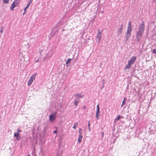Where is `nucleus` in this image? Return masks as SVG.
Segmentation results:
<instances>
[{
	"mask_svg": "<svg viewBox=\"0 0 156 156\" xmlns=\"http://www.w3.org/2000/svg\"><path fill=\"white\" fill-rule=\"evenodd\" d=\"M138 30H139L136 32V37L137 41H139L141 39L144 30V21L142 22L140 24Z\"/></svg>",
	"mask_w": 156,
	"mask_h": 156,
	"instance_id": "1",
	"label": "nucleus"
},
{
	"mask_svg": "<svg viewBox=\"0 0 156 156\" xmlns=\"http://www.w3.org/2000/svg\"><path fill=\"white\" fill-rule=\"evenodd\" d=\"M132 30V24L131 21H129L128 23V26L127 27V31L126 33V41H128L130 37L131 32Z\"/></svg>",
	"mask_w": 156,
	"mask_h": 156,
	"instance_id": "2",
	"label": "nucleus"
},
{
	"mask_svg": "<svg viewBox=\"0 0 156 156\" xmlns=\"http://www.w3.org/2000/svg\"><path fill=\"white\" fill-rule=\"evenodd\" d=\"M20 1L18 0H16L12 4L11 6L10 7V9L12 10H13L14 8L17 6L19 4Z\"/></svg>",
	"mask_w": 156,
	"mask_h": 156,
	"instance_id": "3",
	"label": "nucleus"
},
{
	"mask_svg": "<svg viewBox=\"0 0 156 156\" xmlns=\"http://www.w3.org/2000/svg\"><path fill=\"white\" fill-rule=\"evenodd\" d=\"M101 32L98 30L97 32V35L96 36V41L98 43L100 42L101 38Z\"/></svg>",
	"mask_w": 156,
	"mask_h": 156,
	"instance_id": "4",
	"label": "nucleus"
},
{
	"mask_svg": "<svg viewBox=\"0 0 156 156\" xmlns=\"http://www.w3.org/2000/svg\"><path fill=\"white\" fill-rule=\"evenodd\" d=\"M36 74V73L34 74L30 77L28 82V86H30L31 84L33 81L35 79V76Z\"/></svg>",
	"mask_w": 156,
	"mask_h": 156,
	"instance_id": "5",
	"label": "nucleus"
},
{
	"mask_svg": "<svg viewBox=\"0 0 156 156\" xmlns=\"http://www.w3.org/2000/svg\"><path fill=\"white\" fill-rule=\"evenodd\" d=\"M56 112H55L54 114H52L49 115V119L51 122H52L55 120V114H56Z\"/></svg>",
	"mask_w": 156,
	"mask_h": 156,
	"instance_id": "6",
	"label": "nucleus"
},
{
	"mask_svg": "<svg viewBox=\"0 0 156 156\" xmlns=\"http://www.w3.org/2000/svg\"><path fill=\"white\" fill-rule=\"evenodd\" d=\"M136 56H133L131 57L128 62L132 65H133L136 60Z\"/></svg>",
	"mask_w": 156,
	"mask_h": 156,
	"instance_id": "7",
	"label": "nucleus"
},
{
	"mask_svg": "<svg viewBox=\"0 0 156 156\" xmlns=\"http://www.w3.org/2000/svg\"><path fill=\"white\" fill-rule=\"evenodd\" d=\"M14 136L16 137L17 140H19L21 139V136H20V134L18 133H14Z\"/></svg>",
	"mask_w": 156,
	"mask_h": 156,
	"instance_id": "8",
	"label": "nucleus"
},
{
	"mask_svg": "<svg viewBox=\"0 0 156 156\" xmlns=\"http://www.w3.org/2000/svg\"><path fill=\"white\" fill-rule=\"evenodd\" d=\"M123 26V24H122L121 25V27L118 30L117 34H118V36H119L121 34L122 31Z\"/></svg>",
	"mask_w": 156,
	"mask_h": 156,
	"instance_id": "9",
	"label": "nucleus"
},
{
	"mask_svg": "<svg viewBox=\"0 0 156 156\" xmlns=\"http://www.w3.org/2000/svg\"><path fill=\"white\" fill-rule=\"evenodd\" d=\"M83 95H82L80 94H76L75 95V97L76 98H77L80 99V98H83Z\"/></svg>",
	"mask_w": 156,
	"mask_h": 156,
	"instance_id": "10",
	"label": "nucleus"
},
{
	"mask_svg": "<svg viewBox=\"0 0 156 156\" xmlns=\"http://www.w3.org/2000/svg\"><path fill=\"white\" fill-rule=\"evenodd\" d=\"M82 135L79 134V137L78 138V142L79 143H80L82 139Z\"/></svg>",
	"mask_w": 156,
	"mask_h": 156,
	"instance_id": "11",
	"label": "nucleus"
},
{
	"mask_svg": "<svg viewBox=\"0 0 156 156\" xmlns=\"http://www.w3.org/2000/svg\"><path fill=\"white\" fill-rule=\"evenodd\" d=\"M99 109H97L96 112V117L97 119H98L99 114Z\"/></svg>",
	"mask_w": 156,
	"mask_h": 156,
	"instance_id": "12",
	"label": "nucleus"
},
{
	"mask_svg": "<svg viewBox=\"0 0 156 156\" xmlns=\"http://www.w3.org/2000/svg\"><path fill=\"white\" fill-rule=\"evenodd\" d=\"M132 65L130 64V63L128 62V64L126 66V67L125 69H129L130 68Z\"/></svg>",
	"mask_w": 156,
	"mask_h": 156,
	"instance_id": "13",
	"label": "nucleus"
},
{
	"mask_svg": "<svg viewBox=\"0 0 156 156\" xmlns=\"http://www.w3.org/2000/svg\"><path fill=\"white\" fill-rule=\"evenodd\" d=\"M71 60V58H69L67 60V61L66 62V66H68V64L70 62Z\"/></svg>",
	"mask_w": 156,
	"mask_h": 156,
	"instance_id": "14",
	"label": "nucleus"
},
{
	"mask_svg": "<svg viewBox=\"0 0 156 156\" xmlns=\"http://www.w3.org/2000/svg\"><path fill=\"white\" fill-rule=\"evenodd\" d=\"M126 100V98H124V100L122 101V104L121 105V106H123L125 104V102Z\"/></svg>",
	"mask_w": 156,
	"mask_h": 156,
	"instance_id": "15",
	"label": "nucleus"
},
{
	"mask_svg": "<svg viewBox=\"0 0 156 156\" xmlns=\"http://www.w3.org/2000/svg\"><path fill=\"white\" fill-rule=\"evenodd\" d=\"M105 80L104 79H103L102 80V88H103L104 87V84L105 83Z\"/></svg>",
	"mask_w": 156,
	"mask_h": 156,
	"instance_id": "16",
	"label": "nucleus"
},
{
	"mask_svg": "<svg viewBox=\"0 0 156 156\" xmlns=\"http://www.w3.org/2000/svg\"><path fill=\"white\" fill-rule=\"evenodd\" d=\"M78 126V123H76L74 124V126H73V128L74 129H76V128Z\"/></svg>",
	"mask_w": 156,
	"mask_h": 156,
	"instance_id": "17",
	"label": "nucleus"
},
{
	"mask_svg": "<svg viewBox=\"0 0 156 156\" xmlns=\"http://www.w3.org/2000/svg\"><path fill=\"white\" fill-rule=\"evenodd\" d=\"M9 0H3V2L5 4H8Z\"/></svg>",
	"mask_w": 156,
	"mask_h": 156,
	"instance_id": "18",
	"label": "nucleus"
},
{
	"mask_svg": "<svg viewBox=\"0 0 156 156\" xmlns=\"http://www.w3.org/2000/svg\"><path fill=\"white\" fill-rule=\"evenodd\" d=\"M121 118L120 117L119 115L115 119L116 120H118Z\"/></svg>",
	"mask_w": 156,
	"mask_h": 156,
	"instance_id": "19",
	"label": "nucleus"
},
{
	"mask_svg": "<svg viewBox=\"0 0 156 156\" xmlns=\"http://www.w3.org/2000/svg\"><path fill=\"white\" fill-rule=\"evenodd\" d=\"M81 130H82V129L81 128H80L79 129V134L82 135V133L81 132Z\"/></svg>",
	"mask_w": 156,
	"mask_h": 156,
	"instance_id": "20",
	"label": "nucleus"
},
{
	"mask_svg": "<svg viewBox=\"0 0 156 156\" xmlns=\"http://www.w3.org/2000/svg\"><path fill=\"white\" fill-rule=\"evenodd\" d=\"M76 98V99H75V101L79 102L80 101L79 99L77 98Z\"/></svg>",
	"mask_w": 156,
	"mask_h": 156,
	"instance_id": "21",
	"label": "nucleus"
},
{
	"mask_svg": "<svg viewBox=\"0 0 156 156\" xmlns=\"http://www.w3.org/2000/svg\"><path fill=\"white\" fill-rule=\"evenodd\" d=\"M78 102L74 101V104L76 106L78 105Z\"/></svg>",
	"mask_w": 156,
	"mask_h": 156,
	"instance_id": "22",
	"label": "nucleus"
},
{
	"mask_svg": "<svg viewBox=\"0 0 156 156\" xmlns=\"http://www.w3.org/2000/svg\"><path fill=\"white\" fill-rule=\"evenodd\" d=\"M30 5L28 3L26 7V9H27L30 6Z\"/></svg>",
	"mask_w": 156,
	"mask_h": 156,
	"instance_id": "23",
	"label": "nucleus"
},
{
	"mask_svg": "<svg viewBox=\"0 0 156 156\" xmlns=\"http://www.w3.org/2000/svg\"><path fill=\"white\" fill-rule=\"evenodd\" d=\"M17 133H19L21 132V130H19V129H17Z\"/></svg>",
	"mask_w": 156,
	"mask_h": 156,
	"instance_id": "24",
	"label": "nucleus"
},
{
	"mask_svg": "<svg viewBox=\"0 0 156 156\" xmlns=\"http://www.w3.org/2000/svg\"><path fill=\"white\" fill-rule=\"evenodd\" d=\"M153 52L154 54H156V49H153Z\"/></svg>",
	"mask_w": 156,
	"mask_h": 156,
	"instance_id": "25",
	"label": "nucleus"
},
{
	"mask_svg": "<svg viewBox=\"0 0 156 156\" xmlns=\"http://www.w3.org/2000/svg\"><path fill=\"white\" fill-rule=\"evenodd\" d=\"M33 0H30V1H29V2H28V4H29L30 5V4L31 3H32V1H33Z\"/></svg>",
	"mask_w": 156,
	"mask_h": 156,
	"instance_id": "26",
	"label": "nucleus"
},
{
	"mask_svg": "<svg viewBox=\"0 0 156 156\" xmlns=\"http://www.w3.org/2000/svg\"><path fill=\"white\" fill-rule=\"evenodd\" d=\"M101 136H102V137H103V136H104V133L103 132H102L101 133Z\"/></svg>",
	"mask_w": 156,
	"mask_h": 156,
	"instance_id": "27",
	"label": "nucleus"
},
{
	"mask_svg": "<svg viewBox=\"0 0 156 156\" xmlns=\"http://www.w3.org/2000/svg\"><path fill=\"white\" fill-rule=\"evenodd\" d=\"M90 121H89L88 122V127H90Z\"/></svg>",
	"mask_w": 156,
	"mask_h": 156,
	"instance_id": "28",
	"label": "nucleus"
},
{
	"mask_svg": "<svg viewBox=\"0 0 156 156\" xmlns=\"http://www.w3.org/2000/svg\"><path fill=\"white\" fill-rule=\"evenodd\" d=\"M97 109H99V105L98 104L97 106Z\"/></svg>",
	"mask_w": 156,
	"mask_h": 156,
	"instance_id": "29",
	"label": "nucleus"
},
{
	"mask_svg": "<svg viewBox=\"0 0 156 156\" xmlns=\"http://www.w3.org/2000/svg\"><path fill=\"white\" fill-rule=\"evenodd\" d=\"M3 29H2L0 31V33H2L3 32Z\"/></svg>",
	"mask_w": 156,
	"mask_h": 156,
	"instance_id": "30",
	"label": "nucleus"
},
{
	"mask_svg": "<svg viewBox=\"0 0 156 156\" xmlns=\"http://www.w3.org/2000/svg\"><path fill=\"white\" fill-rule=\"evenodd\" d=\"M53 133H57V130H54V131H53Z\"/></svg>",
	"mask_w": 156,
	"mask_h": 156,
	"instance_id": "31",
	"label": "nucleus"
},
{
	"mask_svg": "<svg viewBox=\"0 0 156 156\" xmlns=\"http://www.w3.org/2000/svg\"><path fill=\"white\" fill-rule=\"evenodd\" d=\"M27 9H26V8H25L24 9V11H25V12H26V10H27Z\"/></svg>",
	"mask_w": 156,
	"mask_h": 156,
	"instance_id": "32",
	"label": "nucleus"
},
{
	"mask_svg": "<svg viewBox=\"0 0 156 156\" xmlns=\"http://www.w3.org/2000/svg\"><path fill=\"white\" fill-rule=\"evenodd\" d=\"M89 127V131H90V127Z\"/></svg>",
	"mask_w": 156,
	"mask_h": 156,
	"instance_id": "33",
	"label": "nucleus"
},
{
	"mask_svg": "<svg viewBox=\"0 0 156 156\" xmlns=\"http://www.w3.org/2000/svg\"><path fill=\"white\" fill-rule=\"evenodd\" d=\"M26 12H25V11H24V12H23V15H24V14H25V13Z\"/></svg>",
	"mask_w": 156,
	"mask_h": 156,
	"instance_id": "34",
	"label": "nucleus"
},
{
	"mask_svg": "<svg viewBox=\"0 0 156 156\" xmlns=\"http://www.w3.org/2000/svg\"><path fill=\"white\" fill-rule=\"evenodd\" d=\"M38 61H38V60H37L36 62H38Z\"/></svg>",
	"mask_w": 156,
	"mask_h": 156,
	"instance_id": "35",
	"label": "nucleus"
},
{
	"mask_svg": "<svg viewBox=\"0 0 156 156\" xmlns=\"http://www.w3.org/2000/svg\"><path fill=\"white\" fill-rule=\"evenodd\" d=\"M27 156H30V154H28L27 155Z\"/></svg>",
	"mask_w": 156,
	"mask_h": 156,
	"instance_id": "36",
	"label": "nucleus"
}]
</instances>
